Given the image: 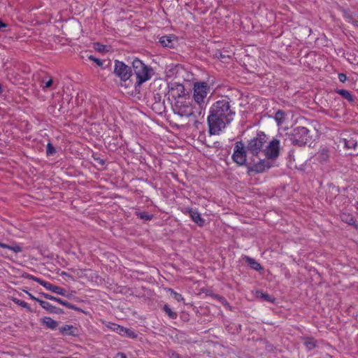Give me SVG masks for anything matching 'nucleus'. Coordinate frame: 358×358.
Instances as JSON below:
<instances>
[{
  "label": "nucleus",
  "mask_w": 358,
  "mask_h": 358,
  "mask_svg": "<svg viewBox=\"0 0 358 358\" xmlns=\"http://www.w3.org/2000/svg\"><path fill=\"white\" fill-rule=\"evenodd\" d=\"M210 87L207 83L197 82L193 86V96L194 105L196 106L195 113L201 119L204 118L206 108L208 103V94L210 93Z\"/></svg>",
  "instance_id": "obj_3"
},
{
  "label": "nucleus",
  "mask_w": 358,
  "mask_h": 358,
  "mask_svg": "<svg viewBox=\"0 0 358 358\" xmlns=\"http://www.w3.org/2000/svg\"><path fill=\"white\" fill-rule=\"evenodd\" d=\"M176 41V37L173 35L163 36L159 38V43L160 45L165 48H173Z\"/></svg>",
  "instance_id": "obj_12"
},
{
  "label": "nucleus",
  "mask_w": 358,
  "mask_h": 358,
  "mask_svg": "<svg viewBox=\"0 0 358 358\" xmlns=\"http://www.w3.org/2000/svg\"><path fill=\"white\" fill-rule=\"evenodd\" d=\"M42 322L46 326L47 328L54 330L57 327V322L54 320L50 317H44L42 319Z\"/></svg>",
  "instance_id": "obj_18"
},
{
  "label": "nucleus",
  "mask_w": 358,
  "mask_h": 358,
  "mask_svg": "<svg viewBox=\"0 0 358 358\" xmlns=\"http://www.w3.org/2000/svg\"><path fill=\"white\" fill-rule=\"evenodd\" d=\"M240 329H241V325L236 326V331H237V332H239Z\"/></svg>",
  "instance_id": "obj_41"
},
{
  "label": "nucleus",
  "mask_w": 358,
  "mask_h": 358,
  "mask_svg": "<svg viewBox=\"0 0 358 358\" xmlns=\"http://www.w3.org/2000/svg\"><path fill=\"white\" fill-rule=\"evenodd\" d=\"M338 80L341 83H345L347 80V76L345 73H339L338 74Z\"/></svg>",
  "instance_id": "obj_34"
},
{
  "label": "nucleus",
  "mask_w": 358,
  "mask_h": 358,
  "mask_svg": "<svg viewBox=\"0 0 358 358\" xmlns=\"http://www.w3.org/2000/svg\"><path fill=\"white\" fill-rule=\"evenodd\" d=\"M73 327L71 325H64L59 328V331L64 335H73Z\"/></svg>",
  "instance_id": "obj_24"
},
{
  "label": "nucleus",
  "mask_w": 358,
  "mask_h": 358,
  "mask_svg": "<svg viewBox=\"0 0 358 358\" xmlns=\"http://www.w3.org/2000/svg\"><path fill=\"white\" fill-rule=\"evenodd\" d=\"M29 278L34 281L38 282L40 285L43 286L45 289H47L48 290H50L54 293H56L61 296H66V290L62 287L55 286V285L50 283L49 282L43 280H41L37 277L33 276V275H29Z\"/></svg>",
  "instance_id": "obj_11"
},
{
  "label": "nucleus",
  "mask_w": 358,
  "mask_h": 358,
  "mask_svg": "<svg viewBox=\"0 0 358 358\" xmlns=\"http://www.w3.org/2000/svg\"><path fill=\"white\" fill-rule=\"evenodd\" d=\"M6 27V24H5L4 22H3L0 20V29L3 28V27Z\"/></svg>",
  "instance_id": "obj_40"
},
{
  "label": "nucleus",
  "mask_w": 358,
  "mask_h": 358,
  "mask_svg": "<svg viewBox=\"0 0 358 358\" xmlns=\"http://www.w3.org/2000/svg\"><path fill=\"white\" fill-rule=\"evenodd\" d=\"M0 247L2 248L8 249L15 253H19L22 251V247H20L17 244H14L13 245H7V244L0 242Z\"/></svg>",
  "instance_id": "obj_20"
},
{
  "label": "nucleus",
  "mask_w": 358,
  "mask_h": 358,
  "mask_svg": "<svg viewBox=\"0 0 358 358\" xmlns=\"http://www.w3.org/2000/svg\"><path fill=\"white\" fill-rule=\"evenodd\" d=\"M113 73L120 79L122 86L128 87L132 85V69L123 62L117 59L114 61Z\"/></svg>",
  "instance_id": "obj_5"
},
{
  "label": "nucleus",
  "mask_w": 358,
  "mask_h": 358,
  "mask_svg": "<svg viewBox=\"0 0 358 358\" xmlns=\"http://www.w3.org/2000/svg\"><path fill=\"white\" fill-rule=\"evenodd\" d=\"M113 358H127V356L123 352L117 353Z\"/></svg>",
  "instance_id": "obj_36"
},
{
  "label": "nucleus",
  "mask_w": 358,
  "mask_h": 358,
  "mask_svg": "<svg viewBox=\"0 0 358 358\" xmlns=\"http://www.w3.org/2000/svg\"><path fill=\"white\" fill-rule=\"evenodd\" d=\"M216 55V57H217V58H220V59H224V58H225V57H225V55H222V52H217V53H216V55Z\"/></svg>",
  "instance_id": "obj_39"
},
{
  "label": "nucleus",
  "mask_w": 358,
  "mask_h": 358,
  "mask_svg": "<svg viewBox=\"0 0 358 358\" xmlns=\"http://www.w3.org/2000/svg\"><path fill=\"white\" fill-rule=\"evenodd\" d=\"M344 143H345V148H347L348 149H352V148L355 149L357 144V141H355L352 138L350 139H344Z\"/></svg>",
  "instance_id": "obj_27"
},
{
  "label": "nucleus",
  "mask_w": 358,
  "mask_h": 358,
  "mask_svg": "<svg viewBox=\"0 0 358 358\" xmlns=\"http://www.w3.org/2000/svg\"><path fill=\"white\" fill-rule=\"evenodd\" d=\"M341 220L350 225L357 226L355 217L348 213H343L341 216Z\"/></svg>",
  "instance_id": "obj_19"
},
{
  "label": "nucleus",
  "mask_w": 358,
  "mask_h": 358,
  "mask_svg": "<svg viewBox=\"0 0 358 358\" xmlns=\"http://www.w3.org/2000/svg\"><path fill=\"white\" fill-rule=\"evenodd\" d=\"M39 304L43 308L46 310L48 312L50 313H59V309L54 306H52L51 303H50L48 301H39Z\"/></svg>",
  "instance_id": "obj_17"
},
{
  "label": "nucleus",
  "mask_w": 358,
  "mask_h": 358,
  "mask_svg": "<svg viewBox=\"0 0 358 358\" xmlns=\"http://www.w3.org/2000/svg\"><path fill=\"white\" fill-rule=\"evenodd\" d=\"M329 156V150L324 148L318 151L316 158L320 162L323 163L328 161Z\"/></svg>",
  "instance_id": "obj_15"
},
{
  "label": "nucleus",
  "mask_w": 358,
  "mask_h": 358,
  "mask_svg": "<svg viewBox=\"0 0 358 358\" xmlns=\"http://www.w3.org/2000/svg\"><path fill=\"white\" fill-rule=\"evenodd\" d=\"M123 331L120 334L122 336H125L129 338H134L137 337V334L131 329L123 327Z\"/></svg>",
  "instance_id": "obj_25"
},
{
  "label": "nucleus",
  "mask_w": 358,
  "mask_h": 358,
  "mask_svg": "<svg viewBox=\"0 0 358 358\" xmlns=\"http://www.w3.org/2000/svg\"><path fill=\"white\" fill-rule=\"evenodd\" d=\"M171 95L174 99L172 109L174 114L180 117H192L194 124L199 122L201 116L195 113L196 106L192 104V99L185 92V89L182 84H173L170 90Z\"/></svg>",
  "instance_id": "obj_2"
},
{
  "label": "nucleus",
  "mask_w": 358,
  "mask_h": 358,
  "mask_svg": "<svg viewBox=\"0 0 358 358\" xmlns=\"http://www.w3.org/2000/svg\"><path fill=\"white\" fill-rule=\"evenodd\" d=\"M106 327L108 329L112 330L113 331H115L120 335V334L123 331L122 328L123 327L118 325L115 323L112 322H107L106 324Z\"/></svg>",
  "instance_id": "obj_21"
},
{
  "label": "nucleus",
  "mask_w": 358,
  "mask_h": 358,
  "mask_svg": "<svg viewBox=\"0 0 358 358\" xmlns=\"http://www.w3.org/2000/svg\"><path fill=\"white\" fill-rule=\"evenodd\" d=\"M280 141L273 138L267 145H265L264 150V155L265 157L274 159L279 155Z\"/></svg>",
  "instance_id": "obj_9"
},
{
  "label": "nucleus",
  "mask_w": 358,
  "mask_h": 358,
  "mask_svg": "<svg viewBox=\"0 0 358 358\" xmlns=\"http://www.w3.org/2000/svg\"><path fill=\"white\" fill-rule=\"evenodd\" d=\"M65 358H77V357H65Z\"/></svg>",
  "instance_id": "obj_43"
},
{
  "label": "nucleus",
  "mask_w": 358,
  "mask_h": 358,
  "mask_svg": "<svg viewBox=\"0 0 358 358\" xmlns=\"http://www.w3.org/2000/svg\"><path fill=\"white\" fill-rule=\"evenodd\" d=\"M137 215L141 219L145 220H150L152 219V215L148 214L147 213L142 212L138 213Z\"/></svg>",
  "instance_id": "obj_31"
},
{
  "label": "nucleus",
  "mask_w": 358,
  "mask_h": 358,
  "mask_svg": "<svg viewBox=\"0 0 358 358\" xmlns=\"http://www.w3.org/2000/svg\"><path fill=\"white\" fill-rule=\"evenodd\" d=\"M304 344L308 350H310L315 347V341L313 338H306Z\"/></svg>",
  "instance_id": "obj_28"
},
{
  "label": "nucleus",
  "mask_w": 358,
  "mask_h": 358,
  "mask_svg": "<svg viewBox=\"0 0 358 358\" xmlns=\"http://www.w3.org/2000/svg\"><path fill=\"white\" fill-rule=\"evenodd\" d=\"M311 139L310 131L304 127L295 128L289 138L292 144L299 146L310 143Z\"/></svg>",
  "instance_id": "obj_7"
},
{
  "label": "nucleus",
  "mask_w": 358,
  "mask_h": 358,
  "mask_svg": "<svg viewBox=\"0 0 358 358\" xmlns=\"http://www.w3.org/2000/svg\"><path fill=\"white\" fill-rule=\"evenodd\" d=\"M43 295L47 299H49L51 301H55L57 302L58 303L62 304L70 309H75V306L71 304L70 303H69L66 301H63L62 299H61L59 298H57L54 296H52L50 294H45V293H43Z\"/></svg>",
  "instance_id": "obj_13"
},
{
  "label": "nucleus",
  "mask_w": 358,
  "mask_h": 358,
  "mask_svg": "<svg viewBox=\"0 0 358 358\" xmlns=\"http://www.w3.org/2000/svg\"><path fill=\"white\" fill-rule=\"evenodd\" d=\"M132 69L135 76V81L132 85L135 88L140 87L143 83L150 80L154 74L153 69L145 64L141 60L135 59L132 62Z\"/></svg>",
  "instance_id": "obj_4"
},
{
  "label": "nucleus",
  "mask_w": 358,
  "mask_h": 358,
  "mask_svg": "<svg viewBox=\"0 0 358 358\" xmlns=\"http://www.w3.org/2000/svg\"><path fill=\"white\" fill-rule=\"evenodd\" d=\"M189 214L192 220L196 223L199 226H203L204 224V220L201 217L200 213L194 209H190L189 210Z\"/></svg>",
  "instance_id": "obj_14"
},
{
  "label": "nucleus",
  "mask_w": 358,
  "mask_h": 358,
  "mask_svg": "<svg viewBox=\"0 0 358 358\" xmlns=\"http://www.w3.org/2000/svg\"><path fill=\"white\" fill-rule=\"evenodd\" d=\"M261 296L266 301H271V297L267 294H264V293H261Z\"/></svg>",
  "instance_id": "obj_35"
},
{
  "label": "nucleus",
  "mask_w": 358,
  "mask_h": 358,
  "mask_svg": "<svg viewBox=\"0 0 358 358\" xmlns=\"http://www.w3.org/2000/svg\"><path fill=\"white\" fill-rule=\"evenodd\" d=\"M89 59L94 62L99 66H101L103 64V61H101V59L96 58L92 55H90L89 57Z\"/></svg>",
  "instance_id": "obj_32"
},
{
  "label": "nucleus",
  "mask_w": 358,
  "mask_h": 358,
  "mask_svg": "<svg viewBox=\"0 0 358 358\" xmlns=\"http://www.w3.org/2000/svg\"><path fill=\"white\" fill-rule=\"evenodd\" d=\"M164 311L169 315L171 319H176L177 317V313L173 312L169 305L165 304L163 307Z\"/></svg>",
  "instance_id": "obj_26"
},
{
  "label": "nucleus",
  "mask_w": 358,
  "mask_h": 358,
  "mask_svg": "<svg viewBox=\"0 0 358 358\" xmlns=\"http://www.w3.org/2000/svg\"><path fill=\"white\" fill-rule=\"evenodd\" d=\"M245 262L252 269L259 271L263 269L262 266L255 259L245 256L244 257Z\"/></svg>",
  "instance_id": "obj_16"
},
{
  "label": "nucleus",
  "mask_w": 358,
  "mask_h": 358,
  "mask_svg": "<svg viewBox=\"0 0 358 358\" xmlns=\"http://www.w3.org/2000/svg\"><path fill=\"white\" fill-rule=\"evenodd\" d=\"M232 159L239 166H244L246 164V150L245 145L242 141H237L236 143L234 153L232 155Z\"/></svg>",
  "instance_id": "obj_8"
},
{
  "label": "nucleus",
  "mask_w": 358,
  "mask_h": 358,
  "mask_svg": "<svg viewBox=\"0 0 358 358\" xmlns=\"http://www.w3.org/2000/svg\"><path fill=\"white\" fill-rule=\"evenodd\" d=\"M56 152V150L54 148V146L50 143H48L46 147V153L48 155H52Z\"/></svg>",
  "instance_id": "obj_30"
},
{
  "label": "nucleus",
  "mask_w": 358,
  "mask_h": 358,
  "mask_svg": "<svg viewBox=\"0 0 358 358\" xmlns=\"http://www.w3.org/2000/svg\"><path fill=\"white\" fill-rule=\"evenodd\" d=\"M285 113L284 111L279 110L275 114V120L278 125L282 124L285 122Z\"/></svg>",
  "instance_id": "obj_22"
},
{
  "label": "nucleus",
  "mask_w": 358,
  "mask_h": 358,
  "mask_svg": "<svg viewBox=\"0 0 358 358\" xmlns=\"http://www.w3.org/2000/svg\"><path fill=\"white\" fill-rule=\"evenodd\" d=\"M272 163L270 162V159L265 157L264 159H259L257 162L253 161L252 165L248 166V172L261 173L270 169Z\"/></svg>",
  "instance_id": "obj_10"
},
{
  "label": "nucleus",
  "mask_w": 358,
  "mask_h": 358,
  "mask_svg": "<svg viewBox=\"0 0 358 358\" xmlns=\"http://www.w3.org/2000/svg\"><path fill=\"white\" fill-rule=\"evenodd\" d=\"M171 294L173 295V298L178 301H180L184 299L180 294L173 292V290L171 291Z\"/></svg>",
  "instance_id": "obj_33"
},
{
  "label": "nucleus",
  "mask_w": 358,
  "mask_h": 358,
  "mask_svg": "<svg viewBox=\"0 0 358 358\" xmlns=\"http://www.w3.org/2000/svg\"><path fill=\"white\" fill-rule=\"evenodd\" d=\"M26 293L28 294V296L30 297V299H31L32 300H34L37 302L39 303V301H41V299L35 297L34 296H33L31 293H29V292H26Z\"/></svg>",
  "instance_id": "obj_37"
},
{
  "label": "nucleus",
  "mask_w": 358,
  "mask_h": 358,
  "mask_svg": "<svg viewBox=\"0 0 358 358\" xmlns=\"http://www.w3.org/2000/svg\"><path fill=\"white\" fill-rule=\"evenodd\" d=\"M352 22L354 23L355 25L358 27V22L357 21H355V22Z\"/></svg>",
  "instance_id": "obj_42"
},
{
  "label": "nucleus",
  "mask_w": 358,
  "mask_h": 358,
  "mask_svg": "<svg viewBox=\"0 0 358 358\" xmlns=\"http://www.w3.org/2000/svg\"><path fill=\"white\" fill-rule=\"evenodd\" d=\"M336 92L350 102L354 101L352 95L346 90H338Z\"/></svg>",
  "instance_id": "obj_23"
},
{
  "label": "nucleus",
  "mask_w": 358,
  "mask_h": 358,
  "mask_svg": "<svg viewBox=\"0 0 358 358\" xmlns=\"http://www.w3.org/2000/svg\"><path fill=\"white\" fill-rule=\"evenodd\" d=\"M235 114L229 98L215 101L210 106L207 118L210 134L218 135L234 120Z\"/></svg>",
  "instance_id": "obj_1"
},
{
  "label": "nucleus",
  "mask_w": 358,
  "mask_h": 358,
  "mask_svg": "<svg viewBox=\"0 0 358 358\" xmlns=\"http://www.w3.org/2000/svg\"><path fill=\"white\" fill-rule=\"evenodd\" d=\"M44 83H45L44 87H46V88L50 87L52 84V80L49 79L48 81L44 82Z\"/></svg>",
  "instance_id": "obj_38"
},
{
  "label": "nucleus",
  "mask_w": 358,
  "mask_h": 358,
  "mask_svg": "<svg viewBox=\"0 0 358 358\" xmlns=\"http://www.w3.org/2000/svg\"><path fill=\"white\" fill-rule=\"evenodd\" d=\"M267 137L264 132H258L255 137L250 140L247 145V150L254 156L263 153Z\"/></svg>",
  "instance_id": "obj_6"
},
{
  "label": "nucleus",
  "mask_w": 358,
  "mask_h": 358,
  "mask_svg": "<svg viewBox=\"0 0 358 358\" xmlns=\"http://www.w3.org/2000/svg\"><path fill=\"white\" fill-rule=\"evenodd\" d=\"M13 301L16 304H17V305L23 307V308H27L29 311H31V309H30L28 303L27 302H25L24 301H22V300L18 299H13Z\"/></svg>",
  "instance_id": "obj_29"
}]
</instances>
